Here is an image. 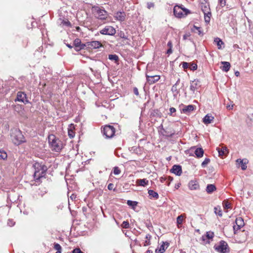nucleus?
Masks as SVG:
<instances>
[{
    "label": "nucleus",
    "instance_id": "1",
    "mask_svg": "<svg viewBox=\"0 0 253 253\" xmlns=\"http://www.w3.org/2000/svg\"><path fill=\"white\" fill-rule=\"evenodd\" d=\"M10 139L16 145H19L26 141L22 132L17 128H12L10 130Z\"/></svg>",
    "mask_w": 253,
    "mask_h": 253
},
{
    "label": "nucleus",
    "instance_id": "2",
    "mask_svg": "<svg viewBox=\"0 0 253 253\" xmlns=\"http://www.w3.org/2000/svg\"><path fill=\"white\" fill-rule=\"evenodd\" d=\"M49 146L52 151L60 152L63 148V144L59 138L53 134H50L48 137Z\"/></svg>",
    "mask_w": 253,
    "mask_h": 253
},
{
    "label": "nucleus",
    "instance_id": "3",
    "mask_svg": "<svg viewBox=\"0 0 253 253\" xmlns=\"http://www.w3.org/2000/svg\"><path fill=\"white\" fill-rule=\"evenodd\" d=\"M34 167L35 169L34 178L38 180L41 177H43L47 169V167L43 164L36 163L34 164Z\"/></svg>",
    "mask_w": 253,
    "mask_h": 253
},
{
    "label": "nucleus",
    "instance_id": "4",
    "mask_svg": "<svg viewBox=\"0 0 253 253\" xmlns=\"http://www.w3.org/2000/svg\"><path fill=\"white\" fill-rule=\"evenodd\" d=\"M201 10L204 14L205 21L206 23H209L211 14L210 4L208 2L200 3Z\"/></svg>",
    "mask_w": 253,
    "mask_h": 253
},
{
    "label": "nucleus",
    "instance_id": "5",
    "mask_svg": "<svg viewBox=\"0 0 253 253\" xmlns=\"http://www.w3.org/2000/svg\"><path fill=\"white\" fill-rule=\"evenodd\" d=\"M214 250L220 253H228L229 248L227 243L224 241H221L218 244L214 246Z\"/></svg>",
    "mask_w": 253,
    "mask_h": 253
},
{
    "label": "nucleus",
    "instance_id": "6",
    "mask_svg": "<svg viewBox=\"0 0 253 253\" xmlns=\"http://www.w3.org/2000/svg\"><path fill=\"white\" fill-rule=\"evenodd\" d=\"M92 10L95 16L101 20H105L108 16L107 12L104 9H101L98 6H94L92 8Z\"/></svg>",
    "mask_w": 253,
    "mask_h": 253
},
{
    "label": "nucleus",
    "instance_id": "7",
    "mask_svg": "<svg viewBox=\"0 0 253 253\" xmlns=\"http://www.w3.org/2000/svg\"><path fill=\"white\" fill-rule=\"evenodd\" d=\"M102 132L106 138H112L115 134V129L112 126L106 125L104 127Z\"/></svg>",
    "mask_w": 253,
    "mask_h": 253
},
{
    "label": "nucleus",
    "instance_id": "8",
    "mask_svg": "<svg viewBox=\"0 0 253 253\" xmlns=\"http://www.w3.org/2000/svg\"><path fill=\"white\" fill-rule=\"evenodd\" d=\"M100 32L103 35L113 36L115 34L116 30L112 26H106Z\"/></svg>",
    "mask_w": 253,
    "mask_h": 253
},
{
    "label": "nucleus",
    "instance_id": "9",
    "mask_svg": "<svg viewBox=\"0 0 253 253\" xmlns=\"http://www.w3.org/2000/svg\"><path fill=\"white\" fill-rule=\"evenodd\" d=\"M182 11H186L185 15H187L188 13H189V11L188 9L186 8L182 9L179 6H175L173 8V13L176 17L180 18L182 16Z\"/></svg>",
    "mask_w": 253,
    "mask_h": 253
},
{
    "label": "nucleus",
    "instance_id": "10",
    "mask_svg": "<svg viewBox=\"0 0 253 253\" xmlns=\"http://www.w3.org/2000/svg\"><path fill=\"white\" fill-rule=\"evenodd\" d=\"M16 101L25 103L28 102V100L26 99V94L21 91H19L17 93V98L15 99V101Z\"/></svg>",
    "mask_w": 253,
    "mask_h": 253
},
{
    "label": "nucleus",
    "instance_id": "11",
    "mask_svg": "<svg viewBox=\"0 0 253 253\" xmlns=\"http://www.w3.org/2000/svg\"><path fill=\"white\" fill-rule=\"evenodd\" d=\"M88 46V47H101V43L98 41H92L86 42L85 44H83L82 47Z\"/></svg>",
    "mask_w": 253,
    "mask_h": 253
},
{
    "label": "nucleus",
    "instance_id": "12",
    "mask_svg": "<svg viewBox=\"0 0 253 253\" xmlns=\"http://www.w3.org/2000/svg\"><path fill=\"white\" fill-rule=\"evenodd\" d=\"M146 77L147 81L149 84H153L158 81L160 79V77L159 75L149 76V75L146 74Z\"/></svg>",
    "mask_w": 253,
    "mask_h": 253
},
{
    "label": "nucleus",
    "instance_id": "13",
    "mask_svg": "<svg viewBox=\"0 0 253 253\" xmlns=\"http://www.w3.org/2000/svg\"><path fill=\"white\" fill-rule=\"evenodd\" d=\"M200 82L198 80H194L190 83V89L194 92L200 87Z\"/></svg>",
    "mask_w": 253,
    "mask_h": 253
},
{
    "label": "nucleus",
    "instance_id": "14",
    "mask_svg": "<svg viewBox=\"0 0 253 253\" xmlns=\"http://www.w3.org/2000/svg\"><path fill=\"white\" fill-rule=\"evenodd\" d=\"M170 171L176 175L180 176L182 172L181 166L180 165H174L170 169Z\"/></svg>",
    "mask_w": 253,
    "mask_h": 253
},
{
    "label": "nucleus",
    "instance_id": "15",
    "mask_svg": "<svg viewBox=\"0 0 253 253\" xmlns=\"http://www.w3.org/2000/svg\"><path fill=\"white\" fill-rule=\"evenodd\" d=\"M159 132L160 134L167 137H171L173 134L174 132H169L166 130L164 128L162 125L159 127Z\"/></svg>",
    "mask_w": 253,
    "mask_h": 253
},
{
    "label": "nucleus",
    "instance_id": "16",
    "mask_svg": "<svg viewBox=\"0 0 253 253\" xmlns=\"http://www.w3.org/2000/svg\"><path fill=\"white\" fill-rule=\"evenodd\" d=\"M114 17L116 20L123 22L125 20L126 14L124 12L118 11L115 13Z\"/></svg>",
    "mask_w": 253,
    "mask_h": 253
},
{
    "label": "nucleus",
    "instance_id": "17",
    "mask_svg": "<svg viewBox=\"0 0 253 253\" xmlns=\"http://www.w3.org/2000/svg\"><path fill=\"white\" fill-rule=\"evenodd\" d=\"M189 188L190 190H197L199 188V185L195 180H191L189 182L188 184Z\"/></svg>",
    "mask_w": 253,
    "mask_h": 253
},
{
    "label": "nucleus",
    "instance_id": "18",
    "mask_svg": "<svg viewBox=\"0 0 253 253\" xmlns=\"http://www.w3.org/2000/svg\"><path fill=\"white\" fill-rule=\"evenodd\" d=\"M194 109V106L193 105H189L185 106L182 109L181 112L187 114L192 111Z\"/></svg>",
    "mask_w": 253,
    "mask_h": 253
},
{
    "label": "nucleus",
    "instance_id": "19",
    "mask_svg": "<svg viewBox=\"0 0 253 253\" xmlns=\"http://www.w3.org/2000/svg\"><path fill=\"white\" fill-rule=\"evenodd\" d=\"M214 119V117L211 115H206L203 119V122L205 124L208 125L211 124Z\"/></svg>",
    "mask_w": 253,
    "mask_h": 253
},
{
    "label": "nucleus",
    "instance_id": "20",
    "mask_svg": "<svg viewBox=\"0 0 253 253\" xmlns=\"http://www.w3.org/2000/svg\"><path fill=\"white\" fill-rule=\"evenodd\" d=\"M221 64L222 65V66L221 67V69L224 72H228L230 68V64L228 62L226 61H222Z\"/></svg>",
    "mask_w": 253,
    "mask_h": 253
},
{
    "label": "nucleus",
    "instance_id": "21",
    "mask_svg": "<svg viewBox=\"0 0 253 253\" xmlns=\"http://www.w3.org/2000/svg\"><path fill=\"white\" fill-rule=\"evenodd\" d=\"M167 247H166L165 243L163 242V244L161 245L159 248H157L156 249L155 252L156 253H163L166 249L168 247L169 244L166 242Z\"/></svg>",
    "mask_w": 253,
    "mask_h": 253
},
{
    "label": "nucleus",
    "instance_id": "22",
    "mask_svg": "<svg viewBox=\"0 0 253 253\" xmlns=\"http://www.w3.org/2000/svg\"><path fill=\"white\" fill-rule=\"evenodd\" d=\"M216 150L218 152L219 156L221 157L225 156L228 151L227 148L225 147H222L221 148L217 147Z\"/></svg>",
    "mask_w": 253,
    "mask_h": 253
},
{
    "label": "nucleus",
    "instance_id": "23",
    "mask_svg": "<svg viewBox=\"0 0 253 253\" xmlns=\"http://www.w3.org/2000/svg\"><path fill=\"white\" fill-rule=\"evenodd\" d=\"M75 126L73 124H71L68 128V135L70 138H72L75 136V133L74 131Z\"/></svg>",
    "mask_w": 253,
    "mask_h": 253
},
{
    "label": "nucleus",
    "instance_id": "24",
    "mask_svg": "<svg viewBox=\"0 0 253 253\" xmlns=\"http://www.w3.org/2000/svg\"><path fill=\"white\" fill-rule=\"evenodd\" d=\"M136 183L140 186H145L148 184V180L145 178L139 179L136 180Z\"/></svg>",
    "mask_w": 253,
    "mask_h": 253
},
{
    "label": "nucleus",
    "instance_id": "25",
    "mask_svg": "<svg viewBox=\"0 0 253 253\" xmlns=\"http://www.w3.org/2000/svg\"><path fill=\"white\" fill-rule=\"evenodd\" d=\"M195 154L197 157L201 158L203 156L204 150L202 148H196L195 151Z\"/></svg>",
    "mask_w": 253,
    "mask_h": 253
},
{
    "label": "nucleus",
    "instance_id": "26",
    "mask_svg": "<svg viewBox=\"0 0 253 253\" xmlns=\"http://www.w3.org/2000/svg\"><path fill=\"white\" fill-rule=\"evenodd\" d=\"M216 190V187L213 184H208L206 188V191L208 193H211Z\"/></svg>",
    "mask_w": 253,
    "mask_h": 253
},
{
    "label": "nucleus",
    "instance_id": "27",
    "mask_svg": "<svg viewBox=\"0 0 253 253\" xmlns=\"http://www.w3.org/2000/svg\"><path fill=\"white\" fill-rule=\"evenodd\" d=\"M235 223L239 227H243L245 225L244 221L243 219L241 217L236 218L235 220Z\"/></svg>",
    "mask_w": 253,
    "mask_h": 253
},
{
    "label": "nucleus",
    "instance_id": "28",
    "mask_svg": "<svg viewBox=\"0 0 253 253\" xmlns=\"http://www.w3.org/2000/svg\"><path fill=\"white\" fill-rule=\"evenodd\" d=\"M192 31L195 33H197L200 36H202L203 35V32L201 30V28L200 27H197L194 25L192 29Z\"/></svg>",
    "mask_w": 253,
    "mask_h": 253
},
{
    "label": "nucleus",
    "instance_id": "29",
    "mask_svg": "<svg viewBox=\"0 0 253 253\" xmlns=\"http://www.w3.org/2000/svg\"><path fill=\"white\" fill-rule=\"evenodd\" d=\"M214 43L215 45H216L218 47H221L222 45L224 44L222 40L219 38H215L214 40Z\"/></svg>",
    "mask_w": 253,
    "mask_h": 253
},
{
    "label": "nucleus",
    "instance_id": "30",
    "mask_svg": "<svg viewBox=\"0 0 253 253\" xmlns=\"http://www.w3.org/2000/svg\"><path fill=\"white\" fill-rule=\"evenodd\" d=\"M149 195L151 197V198H154L156 199H158L159 195L158 194L155 192L153 190H149L148 192Z\"/></svg>",
    "mask_w": 253,
    "mask_h": 253
},
{
    "label": "nucleus",
    "instance_id": "31",
    "mask_svg": "<svg viewBox=\"0 0 253 253\" xmlns=\"http://www.w3.org/2000/svg\"><path fill=\"white\" fill-rule=\"evenodd\" d=\"M236 162L239 163L241 166V169L243 170H245L247 169V166L246 165V162H244L243 160H241L240 159H238L236 160Z\"/></svg>",
    "mask_w": 253,
    "mask_h": 253
},
{
    "label": "nucleus",
    "instance_id": "32",
    "mask_svg": "<svg viewBox=\"0 0 253 253\" xmlns=\"http://www.w3.org/2000/svg\"><path fill=\"white\" fill-rule=\"evenodd\" d=\"M223 208L225 210L231 209L232 208L231 204L227 200H224L222 203Z\"/></svg>",
    "mask_w": 253,
    "mask_h": 253
},
{
    "label": "nucleus",
    "instance_id": "33",
    "mask_svg": "<svg viewBox=\"0 0 253 253\" xmlns=\"http://www.w3.org/2000/svg\"><path fill=\"white\" fill-rule=\"evenodd\" d=\"M214 212L219 216H222V212L220 206H217L214 208Z\"/></svg>",
    "mask_w": 253,
    "mask_h": 253
},
{
    "label": "nucleus",
    "instance_id": "34",
    "mask_svg": "<svg viewBox=\"0 0 253 253\" xmlns=\"http://www.w3.org/2000/svg\"><path fill=\"white\" fill-rule=\"evenodd\" d=\"M183 218H184V215L183 214H181V215H179L177 217L176 223H177L178 227H179V225H180V224H181L182 223L183 220Z\"/></svg>",
    "mask_w": 253,
    "mask_h": 253
},
{
    "label": "nucleus",
    "instance_id": "35",
    "mask_svg": "<svg viewBox=\"0 0 253 253\" xmlns=\"http://www.w3.org/2000/svg\"><path fill=\"white\" fill-rule=\"evenodd\" d=\"M108 58L112 61H114L116 63L119 61V57L116 54H109Z\"/></svg>",
    "mask_w": 253,
    "mask_h": 253
},
{
    "label": "nucleus",
    "instance_id": "36",
    "mask_svg": "<svg viewBox=\"0 0 253 253\" xmlns=\"http://www.w3.org/2000/svg\"><path fill=\"white\" fill-rule=\"evenodd\" d=\"M83 44H81V41L80 39H78V38H77L74 41V45L76 47H78L79 46H80V47H82V45Z\"/></svg>",
    "mask_w": 253,
    "mask_h": 253
},
{
    "label": "nucleus",
    "instance_id": "37",
    "mask_svg": "<svg viewBox=\"0 0 253 253\" xmlns=\"http://www.w3.org/2000/svg\"><path fill=\"white\" fill-rule=\"evenodd\" d=\"M145 238L146 240L145 241L144 246H147L150 245V239L151 238V235L149 234H148L146 235Z\"/></svg>",
    "mask_w": 253,
    "mask_h": 253
},
{
    "label": "nucleus",
    "instance_id": "38",
    "mask_svg": "<svg viewBox=\"0 0 253 253\" xmlns=\"http://www.w3.org/2000/svg\"><path fill=\"white\" fill-rule=\"evenodd\" d=\"M7 154L5 151L0 150V160H5L7 158Z\"/></svg>",
    "mask_w": 253,
    "mask_h": 253
},
{
    "label": "nucleus",
    "instance_id": "39",
    "mask_svg": "<svg viewBox=\"0 0 253 253\" xmlns=\"http://www.w3.org/2000/svg\"><path fill=\"white\" fill-rule=\"evenodd\" d=\"M54 249L57 250V252H59L60 253L62 252V248L61 246L58 243H55L54 245Z\"/></svg>",
    "mask_w": 253,
    "mask_h": 253
},
{
    "label": "nucleus",
    "instance_id": "40",
    "mask_svg": "<svg viewBox=\"0 0 253 253\" xmlns=\"http://www.w3.org/2000/svg\"><path fill=\"white\" fill-rule=\"evenodd\" d=\"M189 68L191 70L194 71L197 69V65L196 64L194 63H189Z\"/></svg>",
    "mask_w": 253,
    "mask_h": 253
},
{
    "label": "nucleus",
    "instance_id": "41",
    "mask_svg": "<svg viewBox=\"0 0 253 253\" xmlns=\"http://www.w3.org/2000/svg\"><path fill=\"white\" fill-rule=\"evenodd\" d=\"M210 160L209 158H206L205 160L202 162L201 166L203 168H205L210 163Z\"/></svg>",
    "mask_w": 253,
    "mask_h": 253
},
{
    "label": "nucleus",
    "instance_id": "42",
    "mask_svg": "<svg viewBox=\"0 0 253 253\" xmlns=\"http://www.w3.org/2000/svg\"><path fill=\"white\" fill-rule=\"evenodd\" d=\"M121 226L123 228H128L129 227V224L127 221H124L123 222Z\"/></svg>",
    "mask_w": 253,
    "mask_h": 253
},
{
    "label": "nucleus",
    "instance_id": "43",
    "mask_svg": "<svg viewBox=\"0 0 253 253\" xmlns=\"http://www.w3.org/2000/svg\"><path fill=\"white\" fill-rule=\"evenodd\" d=\"M214 236V233L211 231H208L206 233V237L207 238L211 239H212Z\"/></svg>",
    "mask_w": 253,
    "mask_h": 253
},
{
    "label": "nucleus",
    "instance_id": "44",
    "mask_svg": "<svg viewBox=\"0 0 253 253\" xmlns=\"http://www.w3.org/2000/svg\"><path fill=\"white\" fill-rule=\"evenodd\" d=\"M113 173L115 175H118L121 173V170L118 167H116L114 168Z\"/></svg>",
    "mask_w": 253,
    "mask_h": 253
},
{
    "label": "nucleus",
    "instance_id": "45",
    "mask_svg": "<svg viewBox=\"0 0 253 253\" xmlns=\"http://www.w3.org/2000/svg\"><path fill=\"white\" fill-rule=\"evenodd\" d=\"M127 204L128 206L134 207V206H136L137 205V202H135V201H130V200H128L127 201Z\"/></svg>",
    "mask_w": 253,
    "mask_h": 253
},
{
    "label": "nucleus",
    "instance_id": "46",
    "mask_svg": "<svg viewBox=\"0 0 253 253\" xmlns=\"http://www.w3.org/2000/svg\"><path fill=\"white\" fill-rule=\"evenodd\" d=\"M178 82H177V83L174 84L173 85H172V87H171V91L173 92V93H178V90L177 89V84Z\"/></svg>",
    "mask_w": 253,
    "mask_h": 253
},
{
    "label": "nucleus",
    "instance_id": "47",
    "mask_svg": "<svg viewBox=\"0 0 253 253\" xmlns=\"http://www.w3.org/2000/svg\"><path fill=\"white\" fill-rule=\"evenodd\" d=\"M155 6V4L154 2H148L147 3V7L148 9H151V8H153Z\"/></svg>",
    "mask_w": 253,
    "mask_h": 253
},
{
    "label": "nucleus",
    "instance_id": "48",
    "mask_svg": "<svg viewBox=\"0 0 253 253\" xmlns=\"http://www.w3.org/2000/svg\"><path fill=\"white\" fill-rule=\"evenodd\" d=\"M242 227H239L237 224L233 226V230L234 234H236L238 230H240Z\"/></svg>",
    "mask_w": 253,
    "mask_h": 253
},
{
    "label": "nucleus",
    "instance_id": "49",
    "mask_svg": "<svg viewBox=\"0 0 253 253\" xmlns=\"http://www.w3.org/2000/svg\"><path fill=\"white\" fill-rule=\"evenodd\" d=\"M169 115L172 116H175V115H173V113H175L176 112V109L175 108H173V107H171L169 109Z\"/></svg>",
    "mask_w": 253,
    "mask_h": 253
},
{
    "label": "nucleus",
    "instance_id": "50",
    "mask_svg": "<svg viewBox=\"0 0 253 253\" xmlns=\"http://www.w3.org/2000/svg\"><path fill=\"white\" fill-rule=\"evenodd\" d=\"M72 253H84L80 248H75L72 251Z\"/></svg>",
    "mask_w": 253,
    "mask_h": 253
},
{
    "label": "nucleus",
    "instance_id": "51",
    "mask_svg": "<svg viewBox=\"0 0 253 253\" xmlns=\"http://www.w3.org/2000/svg\"><path fill=\"white\" fill-rule=\"evenodd\" d=\"M182 66L183 69H185L189 67V63L185 62H183L182 63Z\"/></svg>",
    "mask_w": 253,
    "mask_h": 253
},
{
    "label": "nucleus",
    "instance_id": "52",
    "mask_svg": "<svg viewBox=\"0 0 253 253\" xmlns=\"http://www.w3.org/2000/svg\"><path fill=\"white\" fill-rule=\"evenodd\" d=\"M114 185L113 183H110L108 185V189L109 190H113L114 191H115V189L114 188Z\"/></svg>",
    "mask_w": 253,
    "mask_h": 253
},
{
    "label": "nucleus",
    "instance_id": "53",
    "mask_svg": "<svg viewBox=\"0 0 253 253\" xmlns=\"http://www.w3.org/2000/svg\"><path fill=\"white\" fill-rule=\"evenodd\" d=\"M220 5L223 7L225 5V0H218Z\"/></svg>",
    "mask_w": 253,
    "mask_h": 253
},
{
    "label": "nucleus",
    "instance_id": "54",
    "mask_svg": "<svg viewBox=\"0 0 253 253\" xmlns=\"http://www.w3.org/2000/svg\"><path fill=\"white\" fill-rule=\"evenodd\" d=\"M133 92H134V93L136 95H139L138 90V89L136 87H134L133 88Z\"/></svg>",
    "mask_w": 253,
    "mask_h": 253
},
{
    "label": "nucleus",
    "instance_id": "55",
    "mask_svg": "<svg viewBox=\"0 0 253 253\" xmlns=\"http://www.w3.org/2000/svg\"><path fill=\"white\" fill-rule=\"evenodd\" d=\"M7 224L10 226H12L14 225V222H13V221L12 220H8V222H7Z\"/></svg>",
    "mask_w": 253,
    "mask_h": 253
},
{
    "label": "nucleus",
    "instance_id": "56",
    "mask_svg": "<svg viewBox=\"0 0 253 253\" xmlns=\"http://www.w3.org/2000/svg\"><path fill=\"white\" fill-rule=\"evenodd\" d=\"M70 198L71 200H74L76 198V195L74 194H72L70 196Z\"/></svg>",
    "mask_w": 253,
    "mask_h": 253
},
{
    "label": "nucleus",
    "instance_id": "57",
    "mask_svg": "<svg viewBox=\"0 0 253 253\" xmlns=\"http://www.w3.org/2000/svg\"><path fill=\"white\" fill-rule=\"evenodd\" d=\"M172 52V48H169L167 51V53L169 55Z\"/></svg>",
    "mask_w": 253,
    "mask_h": 253
},
{
    "label": "nucleus",
    "instance_id": "58",
    "mask_svg": "<svg viewBox=\"0 0 253 253\" xmlns=\"http://www.w3.org/2000/svg\"><path fill=\"white\" fill-rule=\"evenodd\" d=\"M64 24L66 25V26H70L71 25V23H70V22L69 21H64Z\"/></svg>",
    "mask_w": 253,
    "mask_h": 253
},
{
    "label": "nucleus",
    "instance_id": "59",
    "mask_svg": "<svg viewBox=\"0 0 253 253\" xmlns=\"http://www.w3.org/2000/svg\"><path fill=\"white\" fill-rule=\"evenodd\" d=\"M123 39H124V41L126 42V43H127L128 42V39L127 38L125 37L124 35L123 36Z\"/></svg>",
    "mask_w": 253,
    "mask_h": 253
},
{
    "label": "nucleus",
    "instance_id": "60",
    "mask_svg": "<svg viewBox=\"0 0 253 253\" xmlns=\"http://www.w3.org/2000/svg\"><path fill=\"white\" fill-rule=\"evenodd\" d=\"M172 43L171 42H169L168 43V46L169 47H172Z\"/></svg>",
    "mask_w": 253,
    "mask_h": 253
},
{
    "label": "nucleus",
    "instance_id": "61",
    "mask_svg": "<svg viewBox=\"0 0 253 253\" xmlns=\"http://www.w3.org/2000/svg\"><path fill=\"white\" fill-rule=\"evenodd\" d=\"M233 105H228L227 106V109L230 110V109H233Z\"/></svg>",
    "mask_w": 253,
    "mask_h": 253
},
{
    "label": "nucleus",
    "instance_id": "62",
    "mask_svg": "<svg viewBox=\"0 0 253 253\" xmlns=\"http://www.w3.org/2000/svg\"><path fill=\"white\" fill-rule=\"evenodd\" d=\"M235 75L236 76L238 77L240 75V72L239 71H236L235 73Z\"/></svg>",
    "mask_w": 253,
    "mask_h": 253
},
{
    "label": "nucleus",
    "instance_id": "63",
    "mask_svg": "<svg viewBox=\"0 0 253 253\" xmlns=\"http://www.w3.org/2000/svg\"><path fill=\"white\" fill-rule=\"evenodd\" d=\"M208 2L207 0H200V3Z\"/></svg>",
    "mask_w": 253,
    "mask_h": 253
},
{
    "label": "nucleus",
    "instance_id": "64",
    "mask_svg": "<svg viewBox=\"0 0 253 253\" xmlns=\"http://www.w3.org/2000/svg\"><path fill=\"white\" fill-rule=\"evenodd\" d=\"M146 253H153V251L151 250H148Z\"/></svg>",
    "mask_w": 253,
    "mask_h": 253
}]
</instances>
